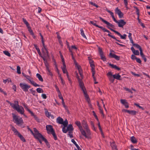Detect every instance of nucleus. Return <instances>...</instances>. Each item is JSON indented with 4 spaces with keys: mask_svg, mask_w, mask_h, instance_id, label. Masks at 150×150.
Segmentation results:
<instances>
[{
    "mask_svg": "<svg viewBox=\"0 0 150 150\" xmlns=\"http://www.w3.org/2000/svg\"><path fill=\"white\" fill-rule=\"evenodd\" d=\"M82 124L84 128L86 130V135H87V137L88 138L91 134V132L89 129L88 128V126L85 120H83L82 122Z\"/></svg>",
    "mask_w": 150,
    "mask_h": 150,
    "instance_id": "f257e3e1",
    "label": "nucleus"
},
{
    "mask_svg": "<svg viewBox=\"0 0 150 150\" xmlns=\"http://www.w3.org/2000/svg\"><path fill=\"white\" fill-rule=\"evenodd\" d=\"M13 115V121L14 122L18 125H22L23 122L22 118H18V117L13 113H12Z\"/></svg>",
    "mask_w": 150,
    "mask_h": 150,
    "instance_id": "f03ea898",
    "label": "nucleus"
},
{
    "mask_svg": "<svg viewBox=\"0 0 150 150\" xmlns=\"http://www.w3.org/2000/svg\"><path fill=\"white\" fill-rule=\"evenodd\" d=\"M14 103L16 104L17 106L15 109L18 112L21 114H23L24 110L23 108L21 106H20L18 105V102L17 101H15Z\"/></svg>",
    "mask_w": 150,
    "mask_h": 150,
    "instance_id": "7ed1b4c3",
    "label": "nucleus"
},
{
    "mask_svg": "<svg viewBox=\"0 0 150 150\" xmlns=\"http://www.w3.org/2000/svg\"><path fill=\"white\" fill-rule=\"evenodd\" d=\"M75 123L78 127L82 134L85 137H87V135H86V132L83 129L81 125L80 122L79 121H76L75 122Z\"/></svg>",
    "mask_w": 150,
    "mask_h": 150,
    "instance_id": "20e7f679",
    "label": "nucleus"
},
{
    "mask_svg": "<svg viewBox=\"0 0 150 150\" xmlns=\"http://www.w3.org/2000/svg\"><path fill=\"white\" fill-rule=\"evenodd\" d=\"M74 130V128L71 124H69L66 129L65 128L63 127L62 129V131L63 133H66L67 131H69V133H71L72 132V131Z\"/></svg>",
    "mask_w": 150,
    "mask_h": 150,
    "instance_id": "39448f33",
    "label": "nucleus"
},
{
    "mask_svg": "<svg viewBox=\"0 0 150 150\" xmlns=\"http://www.w3.org/2000/svg\"><path fill=\"white\" fill-rule=\"evenodd\" d=\"M28 129L30 132L34 136L35 138H38V137H39V136H40V134H41L40 133H39L38 131L35 128H33V130L34 132V133L29 128H28Z\"/></svg>",
    "mask_w": 150,
    "mask_h": 150,
    "instance_id": "423d86ee",
    "label": "nucleus"
},
{
    "mask_svg": "<svg viewBox=\"0 0 150 150\" xmlns=\"http://www.w3.org/2000/svg\"><path fill=\"white\" fill-rule=\"evenodd\" d=\"M20 87L24 92H27L28 89L30 87V86L27 84L24 83H20L19 84Z\"/></svg>",
    "mask_w": 150,
    "mask_h": 150,
    "instance_id": "0eeeda50",
    "label": "nucleus"
},
{
    "mask_svg": "<svg viewBox=\"0 0 150 150\" xmlns=\"http://www.w3.org/2000/svg\"><path fill=\"white\" fill-rule=\"evenodd\" d=\"M22 74L23 75V76L26 78L30 81L31 84L33 86L35 87L39 86H40V85L37 84L35 82L31 80L30 79V77L29 76L26 75L23 73H22Z\"/></svg>",
    "mask_w": 150,
    "mask_h": 150,
    "instance_id": "6e6552de",
    "label": "nucleus"
},
{
    "mask_svg": "<svg viewBox=\"0 0 150 150\" xmlns=\"http://www.w3.org/2000/svg\"><path fill=\"white\" fill-rule=\"evenodd\" d=\"M108 28L109 29H110L111 30L114 32L116 34H117L118 35L120 36L121 39H124V40H125L126 39V37L127 36L125 34H124L123 35H122L120 33H119L118 31H117L115 30H114L112 28H110L108 26Z\"/></svg>",
    "mask_w": 150,
    "mask_h": 150,
    "instance_id": "1a4fd4ad",
    "label": "nucleus"
},
{
    "mask_svg": "<svg viewBox=\"0 0 150 150\" xmlns=\"http://www.w3.org/2000/svg\"><path fill=\"white\" fill-rule=\"evenodd\" d=\"M90 23L94 25L95 26H96V27L99 28H100L104 32H107L108 33H110V31L107 30L105 28H104L102 26H100L99 25L96 24V23H95L93 21H91Z\"/></svg>",
    "mask_w": 150,
    "mask_h": 150,
    "instance_id": "9d476101",
    "label": "nucleus"
},
{
    "mask_svg": "<svg viewBox=\"0 0 150 150\" xmlns=\"http://www.w3.org/2000/svg\"><path fill=\"white\" fill-rule=\"evenodd\" d=\"M76 78L78 80L80 87L81 88V90L85 89V88L84 86L83 83L82 81V79H80L79 78V76L78 74H77L76 75Z\"/></svg>",
    "mask_w": 150,
    "mask_h": 150,
    "instance_id": "9b49d317",
    "label": "nucleus"
},
{
    "mask_svg": "<svg viewBox=\"0 0 150 150\" xmlns=\"http://www.w3.org/2000/svg\"><path fill=\"white\" fill-rule=\"evenodd\" d=\"M46 129L48 134L51 133L54 131L53 127L50 125H47L46 126Z\"/></svg>",
    "mask_w": 150,
    "mask_h": 150,
    "instance_id": "f8f14e48",
    "label": "nucleus"
},
{
    "mask_svg": "<svg viewBox=\"0 0 150 150\" xmlns=\"http://www.w3.org/2000/svg\"><path fill=\"white\" fill-rule=\"evenodd\" d=\"M115 13L117 14L120 18H122L123 17V13L119 9L118 7H117L115 10Z\"/></svg>",
    "mask_w": 150,
    "mask_h": 150,
    "instance_id": "ddd939ff",
    "label": "nucleus"
},
{
    "mask_svg": "<svg viewBox=\"0 0 150 150\" xmlns=\"http://www.w3.org/2000/svg\"><path fill=\"white\" fill-rule=\"evenodd\" d=\"M117 23L119 27L123 28V26L126 24V22H125L124 20L120 19L118 21Z\"/></svg>",
    "mask_w": 150,
    "mask_h": 150,
    "instance_id": "4468645a",
    "label": "nucleus"
},
{
    "mask_svg": "<svg viewBox=\"0 0 150 150\" xmlns=\"http://www.w3.org/2000/svg\"><path fill=\"white\" fill-rule=\"evenodd\" d=\"M99 18L101 21H102L105 23L108 26H110L112 28H113L114 27V25L109 23V22H108L104 20L101 17H99Z\"/></svg>",
    "mask_w": 150,
    "mask_h": 150,
    "instance_id": "2eb2a0df",
    "label": "nucleus"
},
{
    "mask_svg": "<svg viewBox=\"0 0 150 150\" xmlns=\"http://www.w3.org/2000/svg\"><path fill=\"white\" fill-rule=\"evenodd\" d=\"M42 51L44 54L45 56V57L48 56V52L47 48L46 46L45 45L43 46V48L42 49Z\"/></svg>",
    "mask_w": 150,
    "mask_h": 150,
    "instance_id": "dca6fc26",
    "label": "nucleus"
},
{
    "mask_svg": "<svg viewBox=\"0 0 150 150\" xmlns=\"http://www.w3.org/2000/svg\"><path fill=\"white\" fill-rule=\"evenodd\" d=\"M120 102L125 106L126 108H128L129 107V104L126 100L121 99L120 100Z\"/></svg>",
    "mask_w": 150,
    "mask_h": 150,
    "instance_id": "f3484780",
    "label": "nucleus"
},
{
    "mask_svg": "<svg viewBox=\"0 0 150 150\" xmlns=\"http://www.w3.org/2000/svg\"><path fill=\"white\" fill-rule=\"evenodd\" d=\"M109 56L111 58H114L117 60H119L120 59V57L117 56L114 53L110 52L109 54Z\"/></svg>",
    "mask_w": 150,
    "mask_h": 150,
    "instance_id": "a211bd4d",
    "label": "nucleus"
},
{
    "mask_svg": "<svg viewBox=\"0 0 150 150\" xmlns=\"http://www.w3.org/2000/svg\"><path fill=\"white\" fill-rule=\"evenodd\" d=\"M40 136L39 137L41 138V139L43 141H44L45 143L46 144V145L49 147L50 148V145L48 142L47 140L46 139H45V137H44L42 134H40Z\"/></svg>",
    "mask_w": 150,
    "mask_h": 150,
    "instance_id": "6ab92c4d",
    "label": "nucleus"
},
{
    "mask_svg": "<svg viewBox=\"0 0 150 150\" xmlns=\"http://www.w3.org/2000/svg\"><path fill=\"white\" fill-rule=\"evenodd\" d=\"M24 106L25 109H26L31 114V115L33 116L35 118L36 120H37L38 117L35 115H34L33 113L28 108L27 106L25 105H24Z\"/></svg>",
    "mask_w": 150,
    "mask_h": 150,
    "instance_id": "aec40b11",
    "label": "nucleus"
},
{
    "mask_svg": "<svg viewBox=\"0 0 150 150\" xmlns=\"http://www.w3.org/2000/svg\"><path fill=\"white\" fill-rule=\"evenodd\" d=\"M63 120L62 118L60 117H58L56 119L57 122L60 124H62Z\"/></svg>",
    "mask_w": 150,
    "mask_h": 150,
    "instance_id": "412c9836",
    "label": "nucleus"
},
{
    "mask_svg": "<svg viewBox=\"0 0 150 150\" xmlns=\"http://www.w3.org/2000/svg\"><path fill=\"white\" fill-rule=\"evenodd\" d=\"M113 78L118 80H121L122 79L120 78L121 76L119 74H115L113 75Z\"/></svg>",
    "mask_w": 150,
    "mask_h": 150,
    "instance_id": "4be33fe9",
    "label": "nucleus"
},
{
    "mask_svg": "<svg viewBox=\"0 0 150 150\" xmlns=\"http://www.w3.org/2000/svg\"><path fill=\"white\" fill-rule=\"evenodd\" d=\"M109 65L112 68L115 69L118 71L120 70V68L117 67L116 65H115L114 64H111L110 63L109 64Z\"/></svg>",
    "mask_w": 150,
    "mask_h": 150,
    "instance_id": "5701e85b",
    "label": "nucleus"
},
{
    "mask_svg": "<svg viewBox=\"0 0 150 150\" xmlns=\"http://www.w3.org/2000/svg\"><path fill=\"white\" fill-rule=\"evenodd\" d=\"M71 142L75 145L77 147L78 150H81V149L80 148L79 146L77 144L75 141L73 139H72Z\"/></svg>",
    "mask_w": 150,
    "mask_h": 150,
    "instance_id": "b1692460",
    "label": "nucleus"
},
{
    "mask_svg": "<svg viewBox=\"0 0 150 150\" xmlns=\"http://www.w3.org/2000/svg\"><path fill=\"white\" fill-rule=\"evenodd\" d=\"M45 114L46 116L49 118L51 117L52 119H54V118L53 115H52L49 112L47 111L45 112Z\"/></svg>",
    "mask_w": 150,
    "mask_h": 150,
    "instance_id": "393cba45",
    "label": "nucleus"
},
{
    "mask_svg": "<svg viewBox=\"0 0 150 150\" xmlns=\"http://www.w3.org/2000/svg\"><path fill=\"white\" fill-rule=\"evenodd\" d=\"M111 146L113 150H118L117 147L114 142L111 144Z\"/></svg>",
    "mask_w": 150,
    "mask_h": 150,
    "instance_id": "a878e982",
    "label": "nucleus"
},
{
    "mask_svg": "<svg viewBox=\"0 0 150 150\" xmlns=\"http://www.w3.org/2000/svg\"><path fill=\"white\" fill-rule=\"evenodd\" d=\"M63 67H62V69L63 71V73H65L67 72V69H66V65L65 64V63H63Z\"/></svg>",
    "mask_w": 150,
    "mask_h": 150,
    "instance_id": "bb28decb",
    "label": "nucleus"
},
{
    "mask_svg": "<svg viewBox=\"0 0 150 150\" xmlns=\"http://www.w3.org/2000/svg\"><path fill=\"white\" fill-rule=\"evenodd\" d=\"M18 137L20 138L21 140L23 141L24 142H26L25 139L24 138L23 136L19 133L17 135Z\"/></svg>",
    "mask_w": 150,
    "mask_h": 150,
    "instance_id": "cd10ccee",
    "label": "nucleus"
},
{
    "mask_svg": "<svg viewBox=\"0 0 150 150\" xmlns=\"http://www.w3.org/2000/svg\"><path fill=\"white\" fill-rule=\"evenodd\" d=\"M36 77L38 78L40 81L42 82L43 81V80L42 76L40 74L37 73L36 74Z\"/></svg>",
    "mask_w": 150,
    "mask_h": 150,
    "instance_id": "c85d7f7f",
    "label": "nucleus"
},
{
    "mask_svg": "<svg viewBox=\"0 0 150 150\" xmlns=\"http://www.w3.org/2000/svg\"><path fill=\"white\" fill-rule=\"evenodd\" d=\"M130 140L133 143L136 144L137 142V141L134 136H132L131 137Z\"/></svg>",
    "mask_w": 150,
    "mask_h": 150,
    "instance_id": "c756f323",
    "label": "nucleus"
},
{
    "mask_svg": "<svg viewBox=\"0 0 150 150\" xmlns=\"http://www.w3.org/2000/svg\"><path fill=\"white\" fill-rule=\"evenodd\" d=\"M68 123V121L67 119H66L64 121H63L62 124L64 125V126L63 127L65 128L67 126Z\"/></svg>",
    "mask_w": 150,
    "mask_h": 150,
    "instance_id": "7c9ffc66",
    "label": "nucleus"
},
{
    "mask_svg": "<svg viewBox=\"0 0 150 150\" xmlns=\"http://www.w3.org/2000/svg\"><path fill=\"white\" fill-rule=\"evenodd\" d=\"M108 33V36L109 37H111V38H113V39H115V40L116 41H118V42H120V43H122V42H121L120 40H117L115 38V37H114V36H113V35H110V33Z\"/></svg>",
    "mask_w": 150,
    "mask_h": 150,
    "instance_id": "2f4dec72",
    "label": "nucleus"
},
{
    "mask_svg": "<svg viewBox=\"0 0 150 150\" xmlns=\"http://www.w3.org/2000/svg\"><path fill=\"white\" fill-rule=\"evenodd\" d=\"M90 64V67L91 68V71H95V65L94 64V62L93 63H89Z\"/></svg>",
    "mask_w": 150,
    "mask_h": 150,
    "instance_id": "473e14b6",
    "label": "nucleus"
},
{
    "mask_svg": "<svg viewBox=\"0 0 150 150\" xmlns=\"http://www.w3.org/2000/svg\"><path fill=\"white\" fill-rule=\"evenodd\" d=\"M137 113V112L136 111L134 110H129V112L128 113L131 114V115H135Z\"/></svg>",
    "mask_w": 150,
    "mask_h": 150,
    "instance_id": "72a5a7b5",
    "label": "nucleus"
},
{
    "mask_svg": "<svg viewBox=\"0 0 150 150\" xmlns=\"http://www.w3.org/2000/svg\"><path fill=\"white\" fill-rule=\"evenodd\" d=\"M80 31L81 35L83 37L87 39V38L84 33V32L82 28L81 29Z\"/></svg>",
    "mask_w": 150,
    "mask_h": 150,
    "instance_id": "f704fd0d",
    "label": "nucleus"
},
{
    "mask_svg": "<svg viewBox=\"0 0 150 150\" xmlns=\"http://www.w3.org/2000/svg\"><path fill=\"white\" fill-rule=\"evenodd\" d=\"M8 103L10 104V105L13 108V109H15L17 106V105L14 103V104L11 103L8 101Z\"/></svg>",
    "mask_w": 150,
    "mask_h": 150,
    "instance_id": "c9c22d12",
    "label": "nucleus"
},
{
    "mask_svg": "<svg viewBox=\"0 0 150 150\" xmlns=\"http://www.w3.org/2000/svg\"><path fill=\"white\" fill-rule=\"evenodd\" d=\"M8 103L10 104V105L13 108V109H15L17 106V105L14 103V104L11 103L8 101Z\"/></svg>",
    "mask_w": 150,
    "mask_h": 150,
    "instance_id": "e433bc0d",
    "label": "nucleus"
},
{
    "mask_svg": "<svg viewBox=\"0 0 150 150\" xmlns=\"http://www.w3.org/2000/svg\"><path fill=\"white\" fill-rule=\"evenodd\" d=\"M12 130L14 132L16 135H17L19 133L17 130L13 127L12 128Z\"/></svg>",
    "mask_w": 150,
    "mask_h": 150,
    "instance_id": "4c0bfd02",
    "label": "nucleus"
},
{
    "mask_svg": "<svg viewBox=\"0 0 150 150\" xmlns=\"http://www.w3.org/2000/svg\"><path fill=\"white\" fill-rule=\"evenodd\" d=\"M7 82H8V83L9 82H11L12 81H11V79L10 78H8L5 80H4L3 82L4 83H6Z\"/></svg>",
    "mask_w": 150,
    "mask_h": 150,
    "instance_id": "58836bf2",
    "label": "nucleus"
},
{
    "mask_svg": "<svg viewBox=\"0 0 150 150\" xmlns=\"http://www.w3.org/2000/svg\"><path fill=\"white\" fill-rule=\"evenodd\" d=\"M38 93H43L44 91L42 89L40 88H38L36 89Z\"/></svg>",
    "mask_w": 150,
    "mask_h": 150,
    "instance_id": "ea45409f",
    "label": "nucleus"
},
{
    "mask_svg": "<svg viewBox=\"0 0 150 150\" xmlns=\"http://www.w3.org/2000/svg\"><path fill=\"white\" fill-rule=\"evenodd\" d=\"M91 72L92 73V76L93 77V80L94 81H96V79L94 76L95 73V71H91Z\"/></svg>",
    "mask_w": 150,
    "mask_h": 150,
    "instance_id": "a19ab883",
    "label": "nucleus"
},
{
    "mask_svg": "<svg viewBox=\"0 0 150 150\" xmlns=\"http://www.w3.org/2000/svg\"><path fill=\"white\" fill-rule=\"evenodd\" d=\"M23 22L28 27V26L29 25V24L27 22V21L25 19L23 18Z\"/></svg>",
    "mask_w": 150,
    "mask_h": 150,
    "instance_id": "79ce46f5",
    "label": "nucleus"
},
{
    "mask_svg": "<svg viewBox=\"0 0 150 150\" xmlns=\"http://www.w3.org/2000/svg\"><path fill=\"white\" fill-rule=\"evenodd\" d=\"M17 72L18 74H21V67L19 66H17Z\"/></svg>",
    "mask_w": 150,
    "mask_h": 150,
    "instance_id": "37998d69",
    "label": "nucleus"
},
{
    "mask_svg": "<svg viewBox=\"0 0 150 150\" xmlns=\"http://www.w3.org/2000/svg\"><path fill=\"white\" fill-rule=\"evenodd\" d=\"M52 135H53L54 139L55 140H57V136L55 133V131L54 132H52L51 133Z\"/></svg>",
    "mask_w": 150,
    "mask_h": 150,
    "instance_id": "c03bdc74",
    "label": "nucleus"
},
{
    "mask_svg": "<svg viewBox=\"0 0 150 150\" xmlns=\"http://www.w3.org/2000/svg\"><path fill=\"white\" fill-rule=\"evenodd\" d=\"M100 56L101 57V59L103 61H105L106 59V58L105 56H104V54H103L102 55H100Z\"/></svg>",
    "mask_w": 150,
    "mask_h": 150,
    "instance_id": "a18cd8bd",
    "label": "nucleus"
},
{
    "mask_svg": "<svg viewBox=\"0 0 150 150\" xmlns=\"http://www.w3.org/2000/svg\"><path fill=\"white\" fill-rule=\"evenodd\" d=\"M133 46L135 47L137 49H139V50H140V49H142V48L140 46L137 44H133Z\"/></svg>",
    "mask_w": 150,
    "mask_h": 150,
    "instance_id": "49530a36",
    "label": "nucleus"
},
{
    "mask_svg": "<svg viewBox=\"0 0 150 150\" xmlns=\"http://www.w3.org/2000/svg\"><path fill=\"white\" fill-rule=\"evenodd\" d=\"M109 79L110 81L112 83H113L115 79L113 76H110L109 77Z\"/></svg>",
    "mask_w": 150,
    "mask_h": 150,
    "instance_id": "de8ad7c7",
    "label": "nucleus"
},
{
    "mask_svg": "<svg viewBox=\"0 0 150 150\" xmlns=\"http://www.w3.org/2000/svg\"><path fill=\"white\" fill-rule=\"evenodd\" d=\"M4 53L6 55L10 57L11 56L10 54L8 51H4Z\"/></svg>",
    "mask_w": 150,
    "mask_h": 150,
    "instance_id": "09e8293b",
    "label": "nucleus"
},
{
    "mask_svg": "<svg viewBox=\"0 0 150 150\" xmlns=\"http://www.w3.org/2000/svg\"><path fill=\"white\" fill-rule=\"evenodd\" d=\"M134 105L136 106L137 107H138L139 108L143 110H144V108L139 105L138 104L136 103H134Z\"/></svg>",
    "mask_w": 150,
    "mask_h": 150,
    "instance_id": "8fccbe9b",
    "label": "nucleus"
},
{
    "mask_svg": "<svg viewBox=\"0 0 150 150\" xmlns=\"http://www.w3.org/2000/svg\"><path fill=\"white\" fill-rule=\"evenodd\" d=\"M46 70L48 71V73H47L48 74L50 75L51 76H53V74L51 72L50 70L49 69V68L48 69H47Z\"/></svg>",
    "mask_w": 150,
    "mask_h": 150,
    "instance_id": "3c124183",
    "label": "nucleus"
},
{
    "mask_svg": "<svg viewBox=\"0 0 150 150\" xmlns=\"http://www.w3.org/2000/svg\"><path fill=\"white\" fill-rule=\"evenodd\" d=\"M30 91L31 93L34 95H35V93H36V91L35 90H33V88L30 89L29 90Z\"/></svg>",
    "mask_w": 150,
    "mask_h": 150,
    "instance_id": "603ef678",
    "label": "nucleus"
},
{
    "mask_svg": "<svg viewBox=\"0 0 150 150\" xmlns=\"http://www.w3.org/2000/svg\"><path fill=\"white\" fill-rule=\"evenodd\" d=\"M93 115L94 116L96 119L98 121V118L97 115H96L95 112L94 111H93Z\"/></svg>",
    "mask_w": 150,
    "mask_h": 150,
    "instance_id": "864d4df0",
    "label": "nucleus"
},
{
    "mask_svg": "<svg viewBox=\"0 0 150 150\" xmlns=\"http://www.w3.org/2000/svg\"><path fill=\"white\" fill-rule=\"evenodd\" d=\"M133 53L134 54V55H138L139 54V51L138 50H135L134 51V52Z\"/></svg>",
    "mask_w": 150,
    "mask_h": 150,
    "instance_id": "5fc2aeb1",
    "label": "nucleus"
},
{
    "mask_svg": "<svg viewBox=\"0 0 150 150\" xmlns=\"http://www.w3.org/2000/svg\"><path fill=\"white\" fill-rule=\"evenodd\" d=\"M98 51L100 55L102 54H103L102 50L100 48H98Z\"/></svg>",
    "mask_w": 150,
    "mask_h": 150,
    "instance_id": "6e6d98bb",
    "label": "nucleus"
},
{
    "mask_svg": "<svg viewBox=\"0 0 150 150\" xmlns=\"http://www.w3.org/2000/svg\"><path fill=\"white\" fill-rule=\"evenodd\" d=\"M106 11L108 13H110L112 17L113 16H114V13L113 12L108 9H107Z\"/></svg>",
    "mask_w": 150,
    "mask_h": 150,
    "instance_id": "4d7b16f0",
    "label": "nucleus"
},
{
    "mask_svg": "<svg viewBox=\"0 0 150 150\" xmlns=\"http://www.w3.org/2000/svg\"><path fill=\"white\" fill-rule=\"evenodd\" d=\"M44 64H45V65L46 67V69H49V64L48 63V62H44Z\"/></svg>",
    "mask_w": 150,
    "mask_h": 150,
    "instance_id": "13d9d810",
    "label": "nucleus"
},
{
    "mask_svg": "<svg viewBox=\"0 0 150 150\" xmlns=\"http://www.w3.org/2000/svg\"><path fill=\"white\" fill-rule=\"evenodd\" d=\"M113 75L112 74L111 72H109L107 74V75L109 77L110 76H113Z\"/></svg>",
    "mask_w": 150,
    "mask_h": 150,
    "instance_id": "bf43d9fd",
    "label": "nucleus"
},
{
    "mask_svg": "<svg viewBox=\"0 0 150 150\" xmlns=\"http://www.w3.org/2000/svg\"><path fill=\"white\" fill-rule=\"evenodd\" d=\"M55 87L57 91L58 92V93H60L61 92L60 90H59V89L58 86L57 85H55Z\"/></svg>",
    "mask_w": 150,
    "mask_h": 150,
    "instance_id": "052dcab7",
    "label": "nucleus"
},
{
    "mask_svg": "<svg viewBox=\"0 0 150 150\" xmlns=\"http://www.w3.org/2000/svg\"><path fill=\"white\" fill-rule=\"evenodd\" d=\"M137 57L134 54H132L131 55V58L132 59L134 60V59H136Z\"/></svg>",
    "mask_w": 150,
    "mask_h": 150,
    "instance_id": "680f3d73",
    "label": "nucleus"
},
{
    "mask_svg": "<svg viewBox=\"0 0 150 150\" xmlns=\"http://www.w3.org/2000/svg\"><path fill=\"white\" fill-rule=\"evenodd\" d=\"M58 96L59 97V98L60 99H61L62 100H64L62 96L61 93H58Z\"/></svg>",
    "mask_w": 150,
    "mask_h": 150,
    "instance_id": "e2e57ef3",
    "label": "nucleus"
},
{
    "mask_svg": "<svg viewBox=\"0 0 150 150\" xmlns=\"http://www.w3.org/2000/svg\"><path fill=\"white\" fill-rule=\"evenodd\" d=\"M85 98H86V99L87 100L88 102L89 103V101H90V99H89V98L88 97V95L87 94L86 95H84Z\"/></svg>",
    "mask_w": 150,
    "mask_h": 150,
    "instance_id": "0e129e2a",
    "label": "nucleus"
},
{
    "mask_svg": "<svg viewBox=\"0 0 150 150\" xmlns=\"http://www.w3.org/2000/svg\"><path fill=\"white\" fill-rule=\"evenodd\" d=\"M0 91L2 93H3L4 95H7V94L5 92H4L3 90L0 87Z\"/></svg>",
    "mask_w": 150,
    "mask_h": 150,
    "instance_id": "69168bd1",
    "label": "nucleus"
},
{
    "mask_svg": "<svg viewBox=\"0 0 150 150\" xmlns=\"http://www.w3.org/2000/svg\"><path fill=\"white\" fill-rule=\"evenodd\" d=\"M136 60L137 63L140 64L141 63V61L139 58H137Z\"/></svg>",
    "mask_w": 150,
    "mask_h": 150,
    "instance_id": "338daca9",
    "label": "nucleus"
},
{
    "mask_svg": "<svg viewBox=\"0 0 150 150\" xmlns=\"http://www.w3.org/2000/svg\"><path fill=\"white\" fill-rule=\"evenodd\" d=\"M42 97L44 99H46L47 98V96L45 94H42Z\"/></svg>",
    "mask_w": 150,
    "mask_h": 150,
    "instance_id": "774afa93",
    "label": "nucleus"
}]
</instances>
